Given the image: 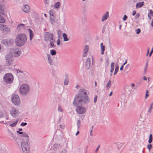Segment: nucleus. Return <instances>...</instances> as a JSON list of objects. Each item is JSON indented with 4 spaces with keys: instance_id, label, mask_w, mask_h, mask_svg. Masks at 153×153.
Masks as SVG:
<instances>
[{
    "instance_id": "nucleus-49",
    "label": "nucleus",
    "mask_w": 153,
    "mask_h": 153,
    "mask_svg": "<svg viewBox=\"0 0 153 153\" xmlns=\"http://www.w3.org/2000/svg\"><path fill=\"white\" fill-rule=\"evenodd\" d=\"M56 43L58 45H60V41L59 38L57 40Z\"/></svg>"
},
{
    "instance_id": "nucleus-61",
    "label": "nucleus",
    "mask_w": 153,
    "mask_h": 153,
    "mask_svg": "<svg viewBox=\"0 0 153 153\" xmlns=\"http://www.w3.org/2000/svg\"><path fill=\"white\" fill-rule=\"evenodd\" d=\"M131 86L132 87H133L134 89H135L136 88H134L135 85L134 83L131 84Z\"/></svg>"
},
{
    "instance_id": "nucleus-24",
    "label": "nucleus",
    "mask_w": 153,
    "mask_h": 153,
    "mask_svg": "<svg viewBox=\"0 0 153 153\" xmlns=\"http://www.w3.org/2000/svg\"><path fill=\"white\" fill-rule=\"evenodd\" d=\"M5 7L4 5H0V13L4 14Z\"/></svg>"
},
{
    "instance_id": "nucleus-19",
    "label": "nucleus",
    "mask_w": 153,
    "mask_h": 153,
    "mask_svg": "<svg viewBox=\"0 0 153 153\" xmlns=\"http://www.w3.org/2000/svg\"><path fill=\"white\" fill-rule=\"evenodd\" d=\"M7 39V46H11L14 43V40L12 39Z\"/></svg>"
},
{
    "instance_id": "nucleus-26",
    "label": "nucleus",
    "mask_w": 153,
    "mask_h": 153,
    "mask_svg": "<svg viewBox=\"0 0 153 153\" xmlns=\"http://www.w3.org/2000/svg\"><path fill=\"white\" fill-rule=\"evenodd\" d=\"M130 66V65L129 64H128L125 67L124 71L126 73H128V72L130 70V69L129 68Z\"/></svg>"
},
{
    "instance_id": "nucleus-10",
    "label": "nucleus",
    "mask_w": 153,
    "mask_h": 153,
    "mask_svg": "<svg viewBox=\"0 0 153 153\" xmlns=\"http://www.w3.org/2000/svg\"><path fill=\"white\" fill-rule=\"evenodd\" d=\"M76 112L79 114H82L85 113L86 111V109L85 107L79 106L77 107L76 109Z\"/></svg>"
},
{
    "instance_id": "nucleus-32",
    "label": "nucleus",
    "mask_w": 153,
    "mask_h": 153,
    "mask_svg": "<svg viewBox=\"0 0 153 153\" xmlns=\"http://www.w3.org/2000/svg\"><path fill=\"white\" fill-rule=\"evenodd\" d=\"M60 5L61 4L60 2H57L54 5V7L55 8L57 9L60 7Z\"/></svg>"
},
{
    "instance_id": "nucleus-56",
    "label": "nucleus",
    "mask_w": 153,
    "mask_h": 153,
    "mask_svg": "<svg viewBox=\"0 0 153 153\" xmlns=\"http://www.w3.org/2000/svg\"><path fill=\"white\" fill-rule=\"evenodd\" d=\"M153 53V47H152V49L151 51V52H150V53H149V56L150 57L152 54V53Z\"/></svg>"
},
{
    "instance_id": "nucleus-60",
    "label": "nucleus",
    "mask_w": 153,
    "mask_h": 153,
    "mask_svg": "<svg viewBox=\"0 0 153 153\" xmlns=\"http://www.w3.org/2000/svg\"><path fill=\"white\" fill-rule=\"evenodd\" d=\"M53 43H50V45H51V47H55L56 46L55 45H54V44Z\"/></svg>"
},
{
    "instance_id": "nucleus-47",
    "label": "nucleus",
    "mask_w": 153,
    "mask_h": 153,
    "mask_svg": "<svg viewBox=\"0 0 153 153\" xmlns=\"http://www.w3.org/2000/svg\"><path fill=\"white\" fill-rule=\"evenodd\" d=\"M45 3L46 4L45 6H46L47 4H49L50 3L49 0H45ZM47 6H48V5Z\"/></svg>"
},
{
    "instance_id": "nucleus-27",
    "label": "nucleus",
    "mask_w": 153,
    "mask_h": 153,
    "mask_svg": "<svg viewBox=\"0 0 153 153\" xmlns=\"http://www.w3.org/2000/svg\"><path fill=\"white\" fill-rule=\"evenodd\" d=\"M63 37L64 41H67L69 40V39L68 38L67 35L65 33L63 34Z\"/></svg>"
},
{
    "instance_id": "nucleus-9",
    "label": "nucleus",
    "mask_w": 153,
    "mask_h": 153,
    "mask_svg": "<svg viewBox=\"0 0 153 153\" xmlns=\"http://www.w3.org/2000/svg\"><path fill=\"white\" fill-rule=\"evenodd\" d=\"M10 113L11 116L13 118H16L18 116L19 112L18 110L12 107L11 108Z\"/></svg>"
},
{
    "instance_id": "nucleus-51",
    "label": "nucleus",
    "mask_w": 153,
    "mask_h": 153,
    "mask_svg": "<svg viewBox=\"0 0 153 153\" xmlns=\"http://www.w3.org/2000/svg\"><path fill=\"white\" fill-rule=\"evenodd\" d=\"M27 125V123H22L20 125L21 126H24Z\"/></svg>"
},
{
    "instance_id": "nucleus-14",
    "label": "nucleus",
    "mask_w": 153,
    "mask_h": 153,
    "mask_svg": "<svg viewBox=\"0 0 153 153\" xmlns=\"http://www.w3.org/2000/svg\"><path fill=\"white\" fill-rule=\"evenodd\" d=\"M109 17V12L108 11L106 12L104 14L102 17V21L103 22L106 20Z\"/></svg>"
},
{
    "instance_id": "nucleus-1",
    "label": "nucleus",
    "mask_w": 153,
    "mask_h": 153,
    "mask_svg": "<svg viewBox=\"0 0 153 153\" xmlns=\"http://www.w3.org/2000/svg\"><path fill=\"white\" fill-rule=\"evenodd\" d=\"M89 94L88 91L83 88L80 89L78 93L75 96L73 103V105L75 106L78 105H83L88 103L90 101L88 96Z\"/></svg>"
},
{
    "instance_id": "nucleus-36",
    "label": "nucleus",
    "mask_w": 153,
    "mask_h": 153,
    "mask_svg": "<svg viewBox=\"0 0 153 153\" xmlns=\"http://www.w3.org/2000/svg\"><path fill=\"white\" fill-rule=\"evenodd\" d=\"M18 121V119L16 121H15V122H14L13 123L11 124L10 125V126L11 127H15V126H16V125L17 124Z\"/></svg>"
},
{
    "instance_id": "nucleus-8",
    "label": "nucleus",
    "mask_w": 153,
    "mask_h": 153,
    "mask_svg": "<svg viewBox=\"0 0 153 153\" xmlns=\"http://www.w3.org/2000/svg\"><path fill=\"white\" fill-rule=\"evenodd\" d=\"M13 56L9 53L7 54L5 57V59L7 65H11L13 63Z\"/></svg>"
},
{
    "instance_id": "nucleus-28",
    "label": "nucleus",
    "mask_w": 153,
    "mask_h": 153,
    "mask_svg": "<svg viewBox=\"0 0 153 153\" xmlns=\"http://www.w3.org/2000/svg\"><path fill=\"white\" fill-rule=\"evenodd\" d=\"M50 20L51 23L52 25H53L55 22V21L54 20V16H50Z\"/></svg>"
},
{
    "instance_id": "nucleus-18",
    "label": "nucleus",
    "mask_w": 153,
    "mask_h": 153,
    "mask_svg": "<svg viewBox=\"0 0 153 153\" xmlns=\"http://www.w3.org/2000/svg\"><path fill=\"white\" fill-rule=\"evenodd\" d=\"M69 81L68 75V74H66L65 75V78L64 81V85H67L68 84Z\"/></svg>"
},
{
    "instance_id": "nucleus-2",
    "label": "nucleus",
    "mask_w": 153,
    "mask_h": 153,
    "mask_svg": "<svg viewBox=\"0 0 153 153\" xmlns=\"http://www.w3.org/2000/svg\"><path fill=\"white\" fill-rule=\"evenodd\" d=\"M27 41V36L24 33L19 34L15 38V44L19 47L23 46Z\"/></svg>"
},
{
    "instance_id": "nucleus-52",
    "label": "nucleus",
    "mask_w": 153,
    "mask_h": 153,
    "mask_svg": "<svg viewBox=\"0 0 153 153\" xmlns=\"http://www.w3.org/2000/svg\"><path fill=\"white\" fill-rule=\"evenodd\" d=\"M97 95L95 97L94 99V103H95L96 102V101H97Z\"/></svg>"
},
{
    "instance_id": "nucleus-59",
    "label": "nucleus",
    "mask_w": 153,
    "mask_h": 153,
    "mask_svg": "<svg viewBox=\"0 0 153 153\" xmlns=\"http://www.w3.org/2000/svg\"><path fill=\"white\" fill-rule=\"evenodd\" d=\"M66 150L65 149H63L60 152V153H66Z\"/></svg>"
},
{
    "instance_id": "nucleus-15",
    "label": "nucleus",
    "mask_w": 153,
    "mask_h": 153,
    "mask_svg": "<svg viewBox=\"0 0 153 153\" xmlns=\"http://www.w3.org/2000/svg\"><path fill=\"white\" fill-rule=\"evenodd\" d=\"M85 66L87 69H89L90 67V59L89 58H88L86 61Z\"/></svg>"
},
{
    "instance_id": "nucleus-64",
    "label": "nucleus",
    "mask_w": 153,
    "mask_h": 153,
    "mask_svg": "<svg viewBox=\"0 0 153 153\" xmlns=\"http://www.w3.org/2000/svg\"><path fill=\"white\" fill-rule=\"evenodd\" d=\"M123 67H124L123 65H122L120 67V71H122L123 70Z\"/></svg>"
},
{
    "instance_id": "nucleus-16",
    "label": "nucleus",
    "mask_w": 153,
    "mask_h": 153,
    "mask_svg": "<svg viewBox=\"0 0 153 153\" xmlns=\"http://www.w3.org/2000/svg\"><path fill=\"white\" fill-rule=\"evenodd\" d=\"M51 34L49 32H47L45 33L44 37L45 40L46 42H47L49 40V38L50 37Z\"/></svg>"
},
{
    "instance_id": "nucleus-57",
    "label": "nucleus",
    "mask_w": 153,
    "mask_h": 153,
    "mask_svg": "<svg viewBox=\"0 0 153 153\" xmlns=\"http://www.w3.org/2000/svg\"><path fill=\"white\" fill-rule=\"evenodd\" d=\"M87 53L84 52L83 53V57H86L87 56Z\"/></svg>"
},
{
    "instance_id": "nucleus-30",
    "label": "nucleus",
    "mask_w": 153,
    "mask_h": 153,
    "mask_svg": "<svg viewBox=\"0 0 153 153\" xmlns=\"http://www.w3.org/2000/svg\"><path fill=\"white\" fill-rule=\"evenodd\" d=\"M30 30V39L31 40L33 37V34L32 32V30L29 29Z\"/></svg>"
},
{
    "instance_id": "nucleus-53",
    "label": "nucleus",
    "mask_w": 153,
    "mask_h": 153,
    "mask_svg": "<svg viewBox=\"0 0 153 153\" xmlns=\"http://www.w3.org/2000/svg\"><path fill=\"white\" fill-rule=\"evenodd\" d=\"M58 110L59 111L62 112V110L61 108V106H59L58 107Z\"/></svg>"
},
{
    "instance_id": "nucleus-40",
    "label": "nucleus",
    "mask_w": 153,
    "mask_h": 153,
    "mask_svg": "<svg viewBox=\"0 0 153 153\" xmlns=\"http://www.w3.org/2000/svg\"><path fill=\"white\" fill-rule=\"evenodd\" d=\"M118 70H119L118 66V65H117V66H116L115 71H114V75H115L117 73V72L118 71Z\"/></svg>"
},
{
    "instance_id": "nucleus-34",
    "label": "nucleus",
    "mask_w": 153,
    "mask_h": 153,
    "mask_svg": "<svg viewBox=\"0 0 153 153\" xmlns=\"http://www.w3.org/2000/svg\"><path fill=\"white\" fill-rule=\"evenodd\" d=\"M111 80H110L107 84L106 87L107 88V89H109L110 88L111 85Z\"/></svg>"
},
{
    "instance_id": "nucleus-50",
    "label": "nucleus",
    "mask_w": 153,
    "mask_h": 153,
    "mask_svg": "<svg viewBox=\"0 0 153 153\" xmlns=\"http://www.w3.org/2000/svg\"><path fill=\"white\" fill-rule=\"evenodd\" d=\"M128 18L127 16L126 15H124L123 18V20L124 21H126Z\"/></svg>"
},
{
    "instance_id": "nucleus-17",
    "label": "nucleus",
    "mask_w": 153,
    "mask_h": 153,
    "mask_svg": "<svg viewBox=\"0 0 153 153\" xmlns=\"http://www.w3.org/2000/svg\"><path fill=\"white\" fill-rule=\"evenodd\" d=\"M25 25L23 24H20L18 25L17 26V29L19 31L21 30L24 28Z\"/></svg>"
},
{
    "instance_id": "nucleus-5",
    "label": "nucleus",
    "mask_w": 153,
    "mask_h": 153,
    "mask_svg": "<svg viewBox=\"0 0 153 153\" xmlns=\"http://www.w3.org/2000/svg\"><path fill=\"white\" fill-rule=\"evenodd\" d=\"M9 53L11 54L13 57H18L20 55L21 52L20 49L15 48H11Z\"/></svg>"
},
{
    "instance_id": "nucleus-25",
    "label": "nucleus",
    "mask_w": 153,
    "mask_h": 153,
    "mask_svg": "<svg viewBox=\"0 0 153 153\" xmlns=\"http://www.w3.org/2000/svg\"><path fill=\"white\" fill-rule=\"evenodd\" d=\"M62 145H60L59 144H55L53 146V148L54 150L55 149H59L62 147Z\"/></svg>"
},
{
    "instance_id": "nucleus-43",
    "label": "nucleus",
    "mask_w": 153,
    "mask_h": 153,
    "mask_svg": "<svg viewBox=\"0 0 153 153\" xmlns=\"http://www.w3.org/2000/svg\"><path fill=\"white\" fill-rule=\"evenodd\" d=\"M109 65V59L108 58H107L106 59V62L105 63V65L106 67H108Z\"/></svg>"
},
{
    "instance_id": "nucleus-41",
    "label": "nucleus",
    "mask_w": 153,
    "mask_h": 153,
    "mask_svg": "<svg viewBox=\"0 0 153 153\" xmlns=\"http://www.w3.org/2000/svg\"><path fill=\"white\" fill-rule=\"evenodd\" d=\"M152 134H150L149 135V139L148 140V142L149 143H150L152 142Z\"/></svg>"
},
{
    "instance_id": "nucleus-58",
    "label": "nucleus",
    "mask_w": 153,
    "mask_h": 153,
    "mask_svg": "<svg viewBox=\"0 0 153 153\" xmlns=\"http://www.w3.org/2000/svg\"><path fill=\"white\" fill-rule=\"evenodd\" d=\"M140 16V14L139 13H137L135 16V19H137Z\"/></svg>"
},
{
    "instance_id": "nucleus-13",
    "label": "nucleus",
    "mask_w": 153,
    "mask_h": 153,
    "mask_svg": "<svg viewBox=\"0 0 153 153\" xmlns=\"http://www.w3.org/2000/svg\"><path fill=\"white\" fill-rule=\"evenodd\" d=\"M22 10L26 13H28L30 11V8L27 5H25L22 7Z\"/></svg>"
},
{
    "instance_id": "nucleus-38",
    "label": "nucleus",
    "mask_w": 153,
    "mask_h": 153,
    "mask_svg": "<svg viewBox=\"0 0 153 153\" xmlns=\"http://www.w3.org/2000/svg\"><path fill=\"white\" fill-rule=\"evenodd\" d=\"M89 47L88 45H85L84 47V52L87 53L88 51Z\"/></svg>"
},
{
    "instance_id": "nucleus-54",
    "label": "nucleus",
    "mask_w": 153,
    "mask_h": 153,
    "mask_svg": "<svg viewBox=\"0 0 153 153\" xmlns=\"http://www.w3.org/2000/svg\"><path fill=\"white\" fill-rule=\"evenodd\" d=\"M148 91L147 90H146V94L145 97V99H146L149 96V95L148 94Z\"/></svg>"
},
{
    "instance_id": "nucleus-39",
    "label": "nucleus",
    "mask_w": 153,
    "mask_h": 153,
    "mask_svg": "<svg viewBox=\"0 0 153 153\" xmlns=\"http://www.w3.org/2000/svg\"><path fill=\"white\" fill-rule=\"evenodd\" d=\"M55 11L51 9L49 11V14L50 16H53Z\"/></svg>"
},
{
    "instance_id": "nucleus-12",
    "label": "nucleus",
    "mask_w": 153,
    "mask_h": 153,
    "mask_svg": "<svg viewBox=\"0 0 153 153\" xmlns=\"http://www.w3.org/2000/svg\"><path fill=\"white\" fill-rule=\"evenodd\" d=\"M17 133L20 134H21V137H24L27 141H29V136L26 133H23L22 132H20L19 131H17Z\"/></svg>"
},
{
    "instance_id": "nucleus-3",
    "label": "nucleus",
    "mask_w": 153,
    "mask_h": 153,
    "mask_svg": "<svg viewBox=\"0 0 153 153\" xmlns=\"http://www.w3.org/2000/svg\"><path fill=\"white\" fill-rule=\"evenodd\" d=\"M29 86L27 84H22L20 87V93L21 95L23 96L26 95L29 93Z\"/></svg>"
},
{
    "instance_id": "nucleus-21",
    "label": "nucleus",
    "mask_w": 153,
    "mask_h": 153,
    "mask_svg": "<svg viewBox=\"0 0 153 153\" xmlns=\"http://www.w3.org/2000/svg\"><path fill=\"white\" fill-rule=\"evenodd\" d=\"M54 35L53 33H51L50 35V37L49 38V41L50 43H54L55 42V40L53 38Z\"/></svg>"
},
{
    "instance_id": "nucleus-20",
    "label": "nucleus",
    "mask_w": 153,
    "mask_h": 153,
    "mask_svg": "<svg viewBox=\"0 0 153 153\" xmlns=\"http://www.w3.org/2000/svg\"><path fill=\"white\" fill-rule=\"evenodd\" d=\"M47 56L48 57V63L51 65H53L54 63L53 62L52 59L51 58V57L50 55L48 54Z\"/></svg>"
},
{
    "instance_id": "nucleus-35",
    "label": "nucleus",
    "mask_w": 153,
    "mask_h": 153,
    "mask_svg": "<svg viewBox=\"0 0 153 153\" xmlns=\"http://www.w3.org/2000/svg\"><path fill=\"white\" fill-rule=\"evenodd\" d=\"M5 21L4 18L0 15V23H4L5 22Z\"/></svg>"
},
{
    "instance_id": "nucleus-33",
    "label": "nucleus",
    "mask_w": 153,
    "mask_h": 153,
    "mask_svg": "<svg viewBox=\"0 0 153 153\" xmlns=\"http://www.w3.org/2000/svg\"><path fill=\"white\" fill-rule=\"evenodd\" d=\"M1 43L2 44L4 45L5 46H7V39H3L1 41Z\"/></svg>"
},
{
    "instance_id": "nucleus-22",
    "label": "nucleus",
    "mask_w": 153,
    "mask_h": 153,
    "mask_svg": "<svg viewBox=\"0 0 153 153\" xmlns=\"http://www.w3.org/2000/svg\"><path fill=\"white\" fill-rule=\"evenodd\" d=\"M144 5V2L142 1L140 2L137 3L136 5V7L137 8H140Z\"/></svg>"
},
{
    "instance_id": "nucleus-29",
    "label": "nucleus",
    "mask_w": 153,
    "mask_h": 153,
    "mask_svg": "<svg viewBox=\"0 0 153 153\" xmlns=\"http://www.w3.org/2000/svg\"><path fill=\"white\" fill-rule=\"evenodd\" d=\"M114 63L113 62H111V69L110 70V72L111 73H112L114 70Z\"/></svg>"
},
{
    "instance_id": "nucleus-37",
    "label": "nucleus",
    "mask_w": 153,
    "mask_h": 153,
    "mask_svg": "<svg viewBox=\"0 0 153 153\" xmlns=\"http://www.w3.org/2000/svg\"><path fill=\"white\" fill-rule=\"evenodd\" d=\"M50 53L52 56H54L56 54V51L54 50H50Z\"/></svg>"
},
{
    "instance_id": "nucleus-31",
    "label": "nucleus",
    "mask_w": 153,
    "mask_h": 153,
    "mask_svg": "<svg viewBox=\"0 0 153 153\" xmlns=\"http://www.w3.org/2000/svg\"><path fill=\"white\" fill-rule=\"evenodd\" d=\"M153 108V103L152 102L149 107V108L148 111V112L149 113H151L152 112V109Z\"/></svg>"
},
{
    "instance_id": "nucleus-48",
    "label": "nucleus",
    "mask_w": 153,
    "mask_h": 153,
    "mask_svg": "<svg viewBox=\"0 0 153 153\" xmlns=\"http://www.w3.org/2000/svg\"><path fill=\"white\" fill-rule=\"evenodd\" d=\"M9 134L10 135V136L13 137V138H14V135L11 132V131H9Z\"/></svg>"
},
{
    "instance_id": "nucleus-23",
    "label": "nucleus",
    "mask_w": 153,
    "mask_h": 153,
    "mask_svg": "<svg viewBox=\"0 0 153 153\" xmlns=\"http://www.w3.org/2000/svg\"><path fill=\"white\" fill-rule=\"evenodd\" d=\"M100 46L101 51V54L103 55L104 54V51H105V47L103 46L102 43H101L100 44Z\"/></svg>"
},
{
    "instance_id": "nucleus-42",
    "label": "nucleus",
    "mask_w": 153,
    "mask_h": 153,
    "mask_svg": "<svg viewBox=\"0 0 153 153\" xmlns=\"http://www.w3.org/2000/svg\"><path fill=\"white\" fill-rule=\"evenodd\" d=\"M80 125V120H78L77 122V130H79V129Z\"/></svg>"
},
{
    "instance_id": "nucleus-63",
    "label": "nucleus",
    "mask_w": 153,
    "mask_h": 153,
    "mask_svg": "<svg viewBox=\"0 0 153 153\" xmlns=\"http://www.w3.org/2000/svg\"><path fill=\"white\" fill-rule=\"evenodd\" d=\"M149 12H150V14L152 16H153V11L152 10H150Z\"/></svg>"
},
{
    "instance_id": "nucleus-45",
    "label": "nucleus",
    "mask_w": 153,
    "mask_h": 153,
    "mask_svg": "<svg viewBox=\"0 0 153 153\" xmlns=\"http://www.w3.org/2000/svg\"><path fill=\"white\" fill-rule=\"evenodd\" d=\"M136 32V33L137 34H139L141 32L140 29V28H138L137 29L135 30Z\"/></svg>"
},
{
    "instance_id": "nucleus-62",
    "label": "nucleus",
    "mask_w": 153,
    "mask_h": 153,
    "mask_svg": "<svg viewBox=\"0 0 153 153\" xmlns=\"http://www.w3.org/2000/svg\"><path fill=\"white\" fill-rule=\"evenodd\" d=\"M136 11L135 10H133V12H132V15L133 16H134L136 14Z\"/></svg>"
},
{
    "instance_id": "nucleus-44",
    "label": "nucleus",
    "mask_w": 153,
    "mask_h": 153,
    "mask_svg": "<svg viewBox=\"0 0 153 153\" xmlns=\"http://www.w3.org/2000/svg\"><path fill=\"white\" fill-rule=\"evenodd\" d=\"M62 31L60 30H58L57 31V33L58 34V37H59L60 35H62Z\"/></svg>"
},
{
    "instance_id": "nucleus-4",
    "label": "nucleus",
    "mask_w": 153,
    "mask_h": 153,
    "mask_svg": "<svg viewBox=\"0 0 153 153\" xmlns=\"http://www.w3.org/2000/svg\"><path fill=\"white\" fill-rule=\"evenodd\" d=\"M13 80V76L10 73L6 74L3 77L4 81L7 84L12 83Z\"/></svg>"
},
{
    "instance_id": "nucleus-55",
    "label": "nucleus",
    "mask_w": 153,
    "mask_h": 153,
    "mask_svg": "<svg viewBox=\"0 0 153 153\" xmlns=\"http://www.w3.org/2000/svg\"><path fill=\"white\" fill-rule=\"evenodd\" d=\"M16 71H17V73H23V71L21 70H20L19 69H18L16 70Z\"/></svg>"
},
{
    "instance_id": "nucleus-11",
    "label": "nucleus",
    "mask_w": 153,
    "mask_h": 153,
    "mask_svg": "<svg viewBox=\"0 0 153 153\" xmlns=\"http://www.w3.org/2000/svg\"><path fill=\"white\" fill-rule=\"evenodd\" d=\"M0 30L4 33H7L10 30V29L7 25L0 24Z\"/></svg>"
},
{
    "instance_id": "nucleus-46",
    "label": "nucleus",
    "mask_w": 153,
    "mask_h": 153,
    "mask_svg": "<svg viewBox=\"0 0 153 153\" xmlns=\"http://www.w3.org/2000/svg\"><path fill=\"white\" fill-rule=\"evenodd\" d=\"M152 147V146L151 144H150L147 145V148L149 149V151Z\"/></svg>"
},
{
    "instance_id": "nucleus-7",
    "label": "nucleus",
    "mask_w": 153,
    "mask_h": 153,
    "mask_svg": "<svg viewBox=\"0 0 153 153\" xmlns=\"http://www.w3.org/2000/svg\"><path fill=\"white\" fill-rule=\"evenodd\" d=\"M12 102L16 105H19L20 103V101L19 96L16 94H13L11 98Z\"/></svg>"
},
{
    "instance_id": "nucleus-6",
    "label": "nucleus",
    "mask_w": 153,
    "mask_h": 153,
    "mask_svg": "<svg viewBox=\"0 0 153 153\" xmlns=\"http://www.w3.org/2000/svg\"><path fill=\"white\" fill-rule=\"evenodd\" d=\"M28 142L26 140V142L23 141L21 143V147L23 153H28L30 149V146Z\"/></svg>"
}]
</instances>
